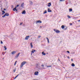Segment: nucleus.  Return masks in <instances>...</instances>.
Returning a JSON list of instances; mask_svg holds the SVG:
<instances>
[{
    "mask_svg": "<svg viewBox=\"0 0 80 80\" xmlns=\"http://www.w3.org/2000/svg\"><path fill=\"white\" fill-rule=\"evenodd\" d=\"M27 63V62L26 61L23 62H22V63L21 64L20 67L21 68H22V67H23V66L24 65H25V63Z\"/></svg>",
    "mask_w": 80,
    "mask_h": 80,
    "instance_id": "obj_1",
    "label": "nucleus"
},
{
    "mask_svg": "<svg viewBox=\"0 0 80 80\" xmlns=\"http://www.w3.org/2000/svg\"><path fill=\"white\" fill-rule=\"evenodd\" d=\"M53 30L54 32H56L57 33H59L60 32V31L57 29H54Z\"/></svg>",
    "mask_w": 80,
    "mask_h": 80,
    "instance_id": "obj_2",
    "label": "nucleus"
},
{
    "mask_svg": "<svg viewBox=\"0 0 80 80\" xmlns=\"http://www.w3.org/2000/svg\"><path fill=\"white\" fill-rule=\"evenodd\" d=\"M17 53V51H13L12 52V55H14V54H15V53Z\"/></svg>",
    "mask_w": 80,
    "mask_h": 80,
    "instance_id": "obj_3",
    "label": "nucleus"
},
{
    "mask_svg": "<svg viewBox=\"0 0 80 80\" xmlns=\"http://www.w3.org/2000/svg\"><path fill=\"white\" fill-rule=\"evenodd\" d=\"M28 37H30V36H27L25 38V40H28V38H29Z\"/></svg>",
    "mask_w": 80,
    "mask_h": 80,
    "instance_id": "obj_4",
    "label": "nucleus"
},
{
    "mask_svg": "<svg viewBox=\"0 0 80 80\" xmlns=\"http://www.w3.org/2000/svg\"><path fill=\"white\" fill-rule=\"evenodd\" d=\"M42 23V21L40 20H39L36 22V23Z\"/></svg>",
    "mask_w": 80,
    "mask_h": 80,
    "instance_id": "obj_5",
    "label": "nucleus"
},
{
    "mask_svg": "<svg viewBox=\"0 0 80 80\" xmlns=\"http://www.w3.org/2000/svg\"><path fill=\"white\" fill-rule=\"evenodd\" d=\"M25 13H26V11H25V10H24L22 12V14H25Z\"/></svg>",
    "mask_w": 80,
    "mask_h": 80,
    "instance_id": "obj_6",
    "label": "nucleus"
},
{
    "mask_svg": "<svg viewBox=\"0 0 80 80\" xmlns=\"http://www.w3.org/2000/svg\"><path fill=\"white\" fill-rule=\"evenodd\" d=\"M38 72L37 71L34 73V75H38Z\"/></svg>",
    "mask_w": 80,
    "mask_h": 80,
    "instance_id": "obj_7",
    "label": "nucleus"
},
{
    "mask_svg": "<svg viewBox=\"0 0 80 80\" xmlns=\"http://www.w3.org/2000/svg\"><path fill=\"white\" fill-rule=\"evenodd\" d=\"M51 2H49L48 3V7H50V6H51Z\"/></svg>",
    "mask_w": 80,
    "mask_h": 80,
    "instance_id": "obj_8",
    "label": "nucleus"
},
{
    "mask_svg": "<svg viewBox=\"0 0 80 80\" xmlns=\"http://www.w3.org/2000/svg\"><path fill=\"white\" fill-rule=\"evenodd\" d=\"M48 12H52V10L50 9V8H48Z\"/></svg>",
    "mask_w": 80,
    "mask_h": 80,
    "instance_id": "obj_9",
    "label": "nucleus"
},
{
    "mask_svg": "<svg viewBox=\"0 0 80 80\" xmlns=\"http://www.w3.org/2000/svg\"><path fill=\"white\" fill-rule=\"evenodd\" d=\"M24 5V3L23 2H22V3L21 4V7H22V8H23V5Z\"/></svg>",
    "mask_w": 80,
    "mask_h": 80,
    "instance_id": "obj_10",
    "label": "nucleus"
},
{
    "mask_svg": "<svg viewBox=\"0 0 80 80\" xmlns=\"http://www.w3.org/2000/svg\"><path fill=\"white\" fill-rule=\"evenodd\" d=\"M5 15L6 16H7V17H8V16L9 15V13H5Z\"/></svg>",
    "mask_w": 80,
    "mask_h": 80,
    "instance_id": "obj_11",
    "label": "nucleus"
},
{
    "mask_svg": "<svg viewBox=\"0 0 80 80\" xmlns=\"http://www.w3.org/2000/svg\"><path fill=\"white\" fill-rule=\"evenodd\" d=\"M29 2H30L29 3L30 5H33V2L30 1H29Z\"/></svg>",
    "mask_w": 80,
    "mask_h": 80,
    "instance_id": "obj_12",
    "label": "nucleus"
},
{
    "mask_svg": "<svg viewBox=\"0 0 80 80\" xmlns=\"http://www.w3.org/2000/svg\"><path fill=\"white\" fill-rule=\"evenodd\" d=\"M61 28H62V29H63H63L65 28V26H64V25H62L61 26Z\"/></svg>",
    "mask_w": 80,
    "mask_h": 80,
    "instance_id": "obj_13",
    "label": "nucleus"
},
{
    "mask_svg": "<svg viewBox=\"0 0 80 80\" xmlns=\"http://www.w3.org/2000/svg\"><path fill=\"white\" fill-rule=\"evenodd\" d=\"M46 39L47 40L48 42L49 43H50V42L49 41V39H48V38H46Z\"/></svg>",
    "mask_w": 80,
    "mask_h": 80,
    "instance_id": "obj_14",
    "label": "nucleus"
},
{
    "mask_svg": "<svg viewBox=\"0 0 80 80\" xmlns=\"http://www.w3.org/2000/svg\"><path fill=\"white\" fill-rule=\"evenodd\" d=\"M19 56V55L18 54H17L16 56L15 57V58H18V56Z\"/></svg>",
    "mask_w": 80,
    "mask_h": 80,
    "instance_id": "obj_15",
    "label": "nucleus"
},
{
    "mask_svg": "<svg viewBox=\"0 0 80 80\" xmlns=\"http://www.w3.org/2000/svg\"><path fill=\"white\" fill-rule=\"evenodd\" d=\"M32 42L30 43V45L31 48H33V45L32 44Z\"/></svg>",
    "mask_w": 80,
    "mask_h": 80,
    "instance_id": "obj_16",
    "label": "nucleus"
},
{
    "mask_svg": "<svg viewBox=\"0 0 80 80\" xmlns=\"http://www.w3.org/2000/svg\"><path fill=\"white\" fill-rule=\"evenodd\" d=\"M47 13V10H46L43 13V14H45V13Z\"/></svg>",
    "mask_w": 80,
    "mask_h": 80,
    "instance_id": "obj_17",
    "label": "nucleus"
},
{
    "mask_svg": "<svg viewBox=\"0 0 80 80\" xmlns=\"http://www.w3.org/2000/svg\"><path fill=\"white\" fill-rule=\"evenodd\" d=\"M42 55H46V53H44V52H42Z\"/></svg>",
    "mask_w": 80,
    "mask_h": 80,
    "instance_id": "obj_18",
    "label": "nucleus"
},
{
    "mask_svg": "<svg viewBox=\"0 0 80 80\" xmlns=\"http://www.w3.org/2000/svg\"><path fill=\"white\" fill-rule=\"evenodd\" d=\"M71 66L72 67H75V64H74L73 63H72L71 64Z\"/></svg>",
    "mask_w": 80,
    "mask_h": 80,
    "instance_id": "obj_19",
    "label": "nucleus"
},
{
    "mask_svg": "<svg viewBox=\"0 0 80 80\" xmlns=\"http://www.w3.org/2000/svg\"><path fill=\"white\" fill-rule=\"evenodd\" d=\"M17 6H16V7H15V8H14L13 9V11L14 12H15V9H17Z\"/></svg>",
    "mask_w": 80,
    "mask_h": 80,
    "instance_id": "obj_20",
    "label": "nucleus"
},
{
    "mask_svg": "<svg viewBox=\"0 0 80 80\" xmlns=\"http://www.w3.org/2000/svg\"><path fill=\"white\" fill-rule=\"evenodd\" d=\"M67 29V27H66V28H64L63 30H66Z\"/></svg>",
    "mask_w": 80,
    "mask_h": 80,
    "instance_id": "obj_21",
    "label": "nucleus"
},
{
    "mask_svg": "<svg viewBox=\"0 0 80 80\" xmlns=\"http://www.w3.org/2000/svg\"><path fill=\"white\" fill-rule=\"evenodd\" d=\"M4 48L5 50H7V47H6V46H4Z\"/></svg>",
    "mask_w": 80,
    "mask_h": 80,
    "instance_id": "obj_22",
    "label": "nucleus"
},
{
    "mask_svg": "<svg viewBox=\"0 0 80 80\" xmlns=\"http://www.w3.org/2000/svg\"><path fill=\"white\" fill-rule=\"evenodd\" d=\"M69 12H72V8L69 9Z\"/></svg>",
    "mask_w": 80,
    "mask_h": 80,
    "instance_id": "obj_23",
    "label": "nucleus"
},
{
    "mask_svg": "<svg viewBox=\"0 0 80 80\" xmlns=\"http://www.w3.org/2000/svg\"><path fill=\"white\" fill-rule=\"evenodd\" d=\"M16 71V68L14 70H13V72H14V73Z\"/></svg>",
    "mask_w": 80,
    "mask_h": 80,
    "instance_id": "obj_24",
    "label": "nucleus"
},
{
    "mask_svg": "<svg viewBox=\"0 0 80 80\" xmlns=\"http://www.w3.org/2000/svg\"><path fill=\"white\" fill-rule=\"evenodd\" d=\"M65 0H60V2H64Z\"/></svg>",
    "mask_w": 80,
    "mask_h": 80,
    "instance_id": "obj_25",
    "label": "nucleus"
},
{
    "mask_svg": "<svg viewBox=\"0 0 80 80\" xmlns=\"http://www.w3.org/2000/svg\"><path fill=\"white\" fill-rule=\"evenodd\" d=\"M2 11V13H5V11H4V10H3Z\"/></svg>",
    "mask_w": 80,
    "mask_h": 80,
    "instance_id": "obj_26",
    "label": "nucleus"
},
{
    "mask_svg": "<svg viewBox=\"0 0 80 80\" xmlns=\"http://www.w3.org/2000/svg\"><path fill=\"white\" fill-rule=\"evenodd\" d=\"M5 16H5V14H4V15L2 16V17L3 18H4V17H5Z\"/></svg>",
    "mask_w": 80,
    "mask_h": 80,
    "instance_id": "obj_27",
    "label": "nucleus"
},
{
    "mask_svg": "<svg viewBox=\"0 0 80 80\" xmlns=\"http://www.w3.org/2000/svg\"><path fill=\"white\" fill-rule=\"evenodd\" d=\"M52 67V66H47V67Z\"/></svg>",
    "mask_w": 80,
    "mask_h": 80,
    "instance_id": "obj_28",
    "label": "nucleus"
},
{
    "mask_svg": "<svg viewBox=\"0 0 80 80\" xmlns=\"http://www.w3.org/2000/svg\"><path fill=\"white\" fill-rule=\"evenodd\" d=\"M68 18H71L70 16H68Z\"/></svg>",
    "mask_w": 80,
    "mask_h": 80,
    "instance_id": "obj_29",
    "label": "nucleus"
},
{
    "mask_svg": "<svg viewBox=\"0 0 80 80\" xmlns=\"http://www.w3.org/2000/svg\"><path fill=\"white\" fill-rule=\"evenodd\" d=\"M11 8H13V5H12Z\"/></svg>",
    "mask_w": 80,
    "mask_h": 80,
    "instance_id": "obj_30",
    "label": "nucleus"
},
{
    "mask_svg": "<svg viewBox=\"0 0 80 80\" xmlns=\"http://www.w3.org/2000/svg\"><path fill=\"white\" fill-rule=\"evenodd\" d=\"M67 53H70V51H67Z\"/></svg>",
    "mask_w": 80,
    "mask_h": 80,
    "instance_id": "obj_31",
    "label": "nucleus"
},
{
    "mask_svg": "<svg viewBox=\"0 0 80 80\" xmlns=\"http://www.w3.org/2000/svg\"><path fill=\"white\" fill-rule=\"evenodd\" d=\"M15 11H18V10L17 9H14V12Z\"/></svg>",
    "mask_w": 80,
    "mask_h": 80,
    "instance_id": "obj_32",
    "label": "nucleus"
},
{
    "mask_svg": "<svg viewBox=\"0 0 80 80\" xmlns=\"http://www.w3.org/2000/svg\"><path fill=\"white\" fill-rule=\"evenodd\" d=\"M40 37H41V36L40 35H39L38 36V38H40Z\"/></svg>",
    "mask_w": 80,
    "mask_h": 80,
    "instance_id": "obj_33",
    "label": "nucleus"
},
{
    "mask_svg": "<svg viewBox=\"0 0 80 80\" xmlns=\"http://www.w3.org/2000/svg\"><path fill=\"white\" fill-rule=\"evenodd\" d=\"M32 51L31 52V53H34V52H33V50H32Z\"/></svg>",
    "mask_w": 80,
    "mask_h": 80,
    "instance_id": "obj_34",
    "label": "nucleus"
},
{
    "mask_svg": "<svg viewBox=\"0 0 80 80\" xmlns=\"http://www.w3.org/2000/svg\"><path fill=\"white\" fill-rule=\"evenodd\" d=\"M32 50L34 52H36V50Z\"/></svg>",
    "mask_w": 80,
    "mask_h": 80,
    "instance_id": "obj_35",
    "label": "nucleus"
},
{
    "mask_svg": "<svg viewBox=\"0 0 80 80\" xmlns=\"http://www.w3.org/2000/svg\"><path fill=\"white\" fill-rule=\"evenodd\" d=\"M18 76H19V74L18 75L16 76V77H17H17H18Z\"/></svg>",
    "mask_w": 80,
    "mask_h": 80,
    "instance_id": "obj_36",
    "label": "nucleus"
},
{
    "mask_svg": "<svg viewBox=\"0 0 80 80\" xmlns=\"http://www.w3.org/2000/svg\"><path fill=\"white\" fill-rule=\"evenodd\" d=\"M1 44L3 43V42H2V41H1Z\"/></svg>",
    "mask_w": 80,
    "mask_h": 80,
    "instance_id": "obj_37",
    "label": "nucleus"
},
{
    "mask_svg": "<svg viewBox=\"0 0 80 80\" xmlns=\"http://www.w3.org/2000/svg\"><path fill=\"white\" fill-rule=\"evenodd\" d=\"M19 6V5H17V6H16L17 7H18Z\"/></svg>",
    "mask_w": 80,
    "mask_h": 80,
    "instance_id": "obj_38",
    "label": "nucleus"
},
{
    "mask_svg": "<svg viewBox=\"0 0 80 80\" xmlns=\"http://www.w3.org/2000/svg\"><path fill=\"white\" fill-rule=\"evenodd\" d=\"M42 67H44V65H43V64H42Z\"/></svg>",
    "mask_w": 80,
    "mask_h": 80,
    "instance_id": "obj_39",
    "label": "nucleus"
},
{
    "mask_svg": "<svg viewBox=\"0 0 80 80\" xmlns=\"http://www.w3.org/2000/svg\"><path fill=\"white\" fill-rule=\"evenodd\" d=\"M68 59H70V57H69V56L68 57Z\"/></svg>",
    "mask_w": 80,
    "mask_h": 80,
    "instance_id": "obj_40",
    "label": "nucleus"
},
{
    "mask_svg": "<svg viewBox=\"0 0 80 80\" xmlns=\"http://www.w3.org/2000/svg\"><path fill=\"white\" fill-rule=\"evenodd\" d=\"M23 23H21L20 24V25H22V24Z\"/></svg>",
    "mask_w": 80,
    "mask_h": 80,
    "instance_id": "obj_41",
    "label": "nucleus"
},
{
    "mask_svg": "<svg viewBox=\"0 0 80 80\" xmlns=\"http://www.w3.org/2000/svg\"><path fill=\"white\" fill-rule=\"evenodd\" d=\"M70 25H72V23H70Z\"/></svg>",
    "mask_w": 80,
    "mask_h": 80,
    "instance_id": "obj_42",
    "label": "nucleus"
},
{
    "mask_svg": "<svg viewBox=\"0 0 80 80\" xmlns=\"http://www.w3.org/2000/svg\"><path fill=\"white\" fill-rule=\"evenodd\" d=\"M17 77H15V78H14V80H15V79H16V78H17Z\"/></svg>",
    "mask_w": 80,
    "mask_h": 80,
    "instance_id": "obj_43",
    "label": "nucleus"
},
{
    "mask_svg": "<svg viewBox=\"0 0 80 80\" xmlns=\"http://www.w3.org/2000/svg\"><path fill=\"white\" fill-rule=\"evenodd\" d=\"M3 10H4V11H5V10H6V9H5V8H4V9H3Z\"/></svg>",
    "mask_w": 80,
    "mask_h": 80,
    "instance_id": "obj_44",
    "label": "nucleus"
},
{
    "mask_svg": "<svg viewBox=\"0 0 80 80\" xmlns=\"http://www.w3.org/2000/svg\"><path fill=\"white\" fill-rule=\"evenodd\" d=\"M69 3H71V2L70 1H69Z\"/></svg>",
    "mask_w": 80,
    "mask_h": 80,
    "instance_id": "obj_45",
    "label": "nucleus"
},
{
    "mask_svg": "<svg viewBox=\"0 0 80 80\" xmlns=\"http://www.w3.org/2000/svg\"><path fill=\"white\" fill-rule=\"evenodd\" d=\"M68 2H66V5H68Z\"/></svg>",
    "mask_w": 80,
    "mask_h": 80,
    "instance_id": "obj_46",
    "label": "nucleus"
},
{
    "mask_svg": "<svg viewBox=\"0 0 80 80\" xmlns=\"http://www.w3.org/2000/svg\"><path fill=\"white\" fill-rule=\"evenodd\" d=\"M58 61L60 62V59L59 58H58Z\"/></svg>",
    "mask_w": 80,
    "mask_h": 80,
    "instance_id": "obj_47",
    "label": "nucleus"
},
{
    "mask_svg": "<svg viewBox=\"0 0 80 80\" xmlns=\"http://www.w3.org/2000/svg\"><path fill=\"white\" fill-rule=\"evenodd\" d=\"M73 59H71V61H73Z\"/></svg>",
    "mask_w": 80,
    "mask_h": 80,
    "instance_id": "obj_48",
    "label": "nucleus"
},
{
    "mask_svg": "<svg viewBox=\"0 0 80 80\" xmlns=\"http://www.w3.org/2000/svg\"><path fill=\"white\" fill-rule=\"evenodd\" d=\"M40 28H42V26H40Z\"/></svg>",
    "mask_w": 80,
    "mask_h": 80,
    "instance_id": "obj_49",
    "label": "nucleus"
},
{
    "mask_svg": "<svg viewBox=\"0 0 80 80\" xmlns=\"http://www.w3.org/2000/svg\"><path fill=\"white\" fill-rule=\"evenodd\" d=\"M14 65L15 66L16 65V64L15 63H14Z\"/></svg>",
    "mask_w": 80,
    "mask_h": 80,
    "instance_id": "obj_50",
    "label": "nucleus"
},
{
    "mask_svg": "<svg viewBox=\"0 0 80 80\" xmlns=\"http://www.w3.org/2000/svg\"><path fill=\"white\" fill-rule=\"evenodd\" d=\"M20 53H19L18 54V55H20Z\"/></svg>",
    "mask_w": 80,
    "mask_h": 80,
    "instance_id": "obj_51",
    "label": "nucleus"
},
{
    "mask_svg": "<svg viewBox=\"0 0 80 80\" xmlns=\"http://www.w3.org/2000/svg\"><path fill=\"white\" fill-rule=\"evenodd\" d=\"M2 15H4V13H3L2 12Z\"/></svg>",
    "mask_w": 80,
    "mask_h": 80,
    "instance_id": "obj_52",
    "label": "nucleus"
},
{
    "mask_svg": "<svg viewBox=\"0 0 80 80\" xmlns=\"http://www.w3.org/2000/svg\"><path fill=\"white\" fill-rule=\"evenodd\" d=\"M2 55H4V54H3V52H2Z\"/></svg>",
    "mask_w": 80,
    "mask_h": 80,
    "instance_id": "obj_53",
    "label": "nucleus"
},
{
    "mask_svg": "<svg viewBox=\"0 0 80 80\" xmlns=\"http://www.w3.org/2000/svg\"><path fill=\"white\" fill-rule=\"evenodd\" d=\"M78 22H80V20H78Z\"/></svg>",
    "mask_w": 80,
    "mask_h": 80,
    "instance_id": "obj_54",
    "label": "nucleus"
},
{
    "mask_svg": "<svg viewBox=\"0 0 80 80\" xmlns=\"http://www.w3.org/2000/svg\"><path fill=\"white\" fill-rule=\"evenodd\" d=\"M15 62H16V63H17V61H16Z\"/></svg>",
    "mask_w": 80,
    "mask_h": 80,
    "instance_id": "obj_55",
    "label": "nucleus"
},
{
    "mask_svg": "<svg viewBox=\"0 0 80 80\" xmlns=\"http://www.w3.org/2000/svg\"><path fill=\"white\" fill-rule=\"evenodd\" d=\"M4 59V58H3L2 59L3 60Z\"/></svg>",
    "mask_w": 80,
    "mask_h": 80,
    "instance_id": "obj_56",
    "label": "nucleus"
},
{
    "mask_svg": "<svg viewBox=\"0 0 80 80\" xmlns=\"http://www.w3.org/2000/svg\"><path fill=\"white\" fill-rule=\"evenodd\" d=\"M15 63H16V62H15Z\"/></svg>",
    "mask_w": 80,
    "mask_h": 80,
    "instance_id": "obj_57",
    "label": "nucleus"
},
{
    "mask_svg": "<svg viewBox=\"0 0 80 80\" xmlns=\"http://www.w3.org/2000/svg\"><path fill=\"white\" fill-rule=\"evenodd\" d=\"M32 53H31V55H32Z\"/></svg>",
    "mask_w": 80,
    "mask_h": 80,
    "instance_id": "obj_58",
    "label": "nucleus"
},
{
    "mask_svg": "<svg viewBox=\"0 0 80 80\" xmlns=\"http://www.w3.org/2000/svg\"><path fill=\"white\" fill-rule=\"evenodd\" d=\"M2 10V8H1Z\"/></svg>",
    "mask_w": 80,
    "mask_h": 80,
    "instance_id": "obj_59",
    "label": "nucleus"
},
{
    "mask_svg": "<svg viewBox=\"0 0 80 80\" xmlns=\"http://www.w3.org/2000/svg\"><path fill=\"white\" fill-rule=\"evenodd\" d=\"M42 68L44 69L45 68Z\"/></svg>",
    "mask_w": 80,
    "mask_h": 80,
    "instance_id": "obj_60",
    "label": "nucleus"
},
{
    "mask_svg": "<svg viewBox=\"0 0 80 80\" xmlns=\"http://www.w3.org/2000/svg\"><path fill=\"white\" fill-rule=\"evenodd\" d=\"M64 57H65V56H64Z\"/></svg>",
    "mask_w": 80,
    "mask_h": 80,
    "instance_id": "obj_61",
    "label": "nucleus"
},
{
    "mask_svg": "<svg viewBox=\"0 0 80 80\" xmlns=\"http://www.w3.org/2000/svg\"><path fill=\"white\" fill-rule=\"evenodd\" d=\"M6 53V52H5L4 53Z\"/></svg>",
    "mask_w": 80,
    "mask_h": 80,
    "instance_id": "obj_62",
    "label": "nucleus"
}]
</instances>
